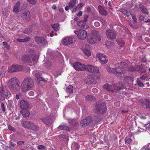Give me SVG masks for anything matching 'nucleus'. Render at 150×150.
Instances as JSON below:
<instances>
[{
  "mask_svg": "<svg viewBox=\"0 0 150 150\" xmlns=\"http://www.w3.org/2000/svg\"><path fill=\"white\" fill-rule=\"evenodd\" d=\"M99 18L100 19V22H101L102 24L103 25H105L106 24V23L104 19L102 18Z\"/></svg>",
  "mask_w": 150,
  "mask_h": 150,
  "instance_id": "nucleus-55",
  "label": "nucleus"
},
{
  "mask_svg": "<svg viewBox=\"0 0 150 150\" xmlns=\"http://www.w3.org/2000/svg\"><path fill=\"white\" fill-rule=\"evenodd\" d=\"M118 44L120 46H123L125 44V42L121 40L119 42Z\"/></svg>",
  "mask_w": 150,
  "mask_h": 150,
  "instance_id": "nucleus-58",
  "label": "nucleus"
},
{
  "mask_svg": "<svg viewBox=\"0 0 150 150\" xmlns=\"http://www.w3.org/2000/svg\"><path fill=\"white\" fill-rule=\"evenodd\" d=\"M38 148L39 149L41 150H44L45 149V146L42 145H39L38 146Z\"/></svg>",
  "mask_w": 150,
  "mask_h": 150,
  "instance_id": "nucleus-60",
  "label": "nucleus"
},
{
  "mask_svg": "<svg viewBox=\"0 0 150 150\" xmlns=\"http://www.w3.org/2000/svg\"><path fill=\"white\" fill-rule=\"evenodd\" d=\"M20 113L25 117H26L29 116L30 113L27 110V109H22L20 111Z\"/></svg>",
  "mask_w": 150,
  "mask_h": 150,
  "instance_id": "nucleus-27",
  "label": "nucleus"
},
{
  "mask_svg": "<svg viewBox=\"0 0 150 150\" xmlns=\"http://www.w3.org/2000/svg\"><path fill=\"white\" fill-rule=\"evenodd\" d=\"M23 69V67L21 65H13L10 67L8 72L11 73L21 71Z\"/></svg>",
  "mask_w": 150,
  "mask_h": 150,
  "instance_id": "nucleus-11",
  "label": "nucleus"
},
{
  "mask_svg": "<svg viewBox=\"0 0 150 150\" xmlns=\"http://www.w3.org/2000/svg\"><path fill=\"white\" fill-rule=\"evenodd\" d=\"M30 40V38H26L23 39H17V41L18 42H24L28 41H29Z\"/></svg>",
  "mask_w": 150,
  "mask_h": 150,
  "instance_id": "nucleus-35",
  "label": "nucleus"
},
{
  "mask_svg": "<svg viewBox=\"0 0 150 150\" xmlns=\"http://www.w3.org/2000/svg\"><path fill=\"white\" fill-rule=\"evenodd\" d=\"M119 11L125 15H127L128 13V11L126 9L123 8L120 9Z\"/></svg>",
  "mask_w": 150,
  "mask_h": 150,
  "instance_id": "nucleus-41",
  "label": "nucleus"
},
{
  "mask_svg": "<svg viewBox=\"0 0 150 150\" xmlns=\"http://www.w3.org/2000/svg\"><path fill=\"white\" fill-rule=\"evenodd\" d=\"M86 99L88 101H93L95 100V98L92 95H88L86 96Z\"/></svg>",
  "mask_w": 150,
  "mask_h": 150,
  "instance_id": "nucleus-32",
  "label": "nucleus"
},
{
  "mask_svg": "<svg viewBox=\"0 0 150 150\" xmlns=\"http://www.w3.org/2000/svg\"><path fill=\"white\" fill-rule=\"evenodd\" d=\"M96 56L99 59H101L103 57H105L106 56L105 55L103 54L100 53H98L96 55Z\"/></svg>",
  "mask_w": 150,
  "mask_h": 150,
  "instance_id": "nucleus-38",
  "label": "nucleus"
},
{
  "mask_svg": "<svg viewBox=\"0 0 150 150\" xmlns=\"http://www.w3.org/2000/svg\"><path fill=\"white\" fill-rule=\"evenodd\" d=\"M8 128L9 130L12 131H13V132L16 131V129H15V128L13 127L11 125H9Z\"/></svg>",
  "mask_w": 150,
  "mask_h": 150,
  "instance_id": "nucleus-51",
  "label": "nucleus"
},
{
  "mask_svg": "<svg viewBox=\"0 0 150 150\" xmlns=\"http://www.w3.org/2000/svg\"><path fill=\"white\" fill-rule=\"evenodd\" d=\"M83 5V4L82 3H79L76 7L75 11H76V10L80 9Z\"/></svg>",
  "mask_w": 150,
  "mask_h": 150,
  "instance_id": "nucleus-43",
  "label": "nucleus"
},
{
  "mask_svg": "<svg viewBox=\"0 0 150 150\" xmlns=\"http://www.w3.org/2000/svg\"><path fill=\"white\" fill-rule=\"evenodd\" d=\"M1 108L3 112H5L6 111V109L3 103H1Z\"/></svg>",
  "mask_w": 150,
  "mask_h": 150,
  "instance_id": "nucleus-54",
  "label": "nucleus"
},
{
  "mask_svg": "<svg viewBox=\"0 0 150 150\" xmlns=\"http://www.w3.org/2000/svg\"><path fill=\"white\" fill-rule=\"evenodd\" d=\"M75 40L71 37H68L64 38L63 40V43L64 45H69L74 42Z\"/></svg>",
  "mask_w": 150,
  "mask_h": 150,
  "instance_id": "nucleus-16",
  "label": "nucleus"
},
{
  "mask_svg": "<svg viewBox=\"0 0 150 150\" xmlns=\"http://www.w3.org/2000/svg\"><path fill=\"white\" fill-rule=\"evenodd\" d=\"M20 6V2L19 1H17L13 7V11L15 13H18L20 11V9L22 10L26 8V6L24 4H23L21 6V8Z\"/></svg>",
  "mask_w": 150,
  "mask_h": 150,
  "instance_id": "nucleus-9",
  "label": "nucleus"
},
{
  "mask_svg": "<svg viewBox=\"0 0 150 150\" xmlns=\"http://www.w3.org/2000/svg\"><path fill=\"white\" fill-rule=\"evenodd\" d=\"M116 86L115 87V90H120L124 88V86L122 83H115Z\"/></svg>",
  "mask_w": 150,
  "mask_h": 150,
  "instance_id": "nucleus-28",
  "label": "nucleus"
},
{
  "mask_svg": "<svg viewBox=\"0 0 150 150\" xmlns=\"http://www.w3.org/2000/svg\"><path fill=\"white\" fill-rule=\"evenodd\" d=\"M96 38L99 41L101 40L100 38H99V36L98 35L97 32L94 30L92 32V35L91 36L90 38H89L88 39V42L91 44L94 43Z\"/></svg>",
  "mask_w": 150,
  "mask_h": 150,
  "instance_id": "nucleus-6",
  "label": "nucleus"
},
{
  "mask_svg": "<svg viewBox=\"0 0 150 150\" xmlns=\"http://www.w3.org/2000/svg\"><path fill=\"white\" fill-rule=\"evenodd\" d=\"M101 62L102 64H104L106 63L108 61V59L107 57L105 56L103 58L101 59H99Z\"/></svg>",
  "mask_w": 150,
  "mask_h": 150,
  "instance_id": "nucleus-33",
  "label": "nucleus"
},
{
  "mask_svg": "<svg viewBox=\"0 0 150 150\" xmlns=\"http://www.w3.org/2000/svg\"><path fill=\"white\" fill-rule=\"evenodd\" d=\"M25 142V141H19L17 142V145L18 146L20 147Z\"/></svg>",
  "mask_w": 150,
  "mask_h": 150,
  "instance_id": "nucleus-45",
  "label": "nucleus"
},
{
  "mask_svg": "<svg viewBox=\"0 0 150 150\" xmlns=\"http://www.w3.org/2000/svg\"><path fill=\"white\" fill-rule=\"evenodd\" d=\"M41 120L48 126L51 125L53 122V120L50 117L42 118Z\"/></svg>",
  "mask_w": 150,
  "mask_h": 150,
  "instance_id": "nucleus-19",
  "label": "nucleus"
},
{
  "mask_svg": "<svg viewBox=\"0 0 150 150\" xmlns=\"http://www.w3.org/2000/svg\"><path fill=\"white\" fill-rule=\"evenodd\" d=\"M145 127L150 132V122L144 125Z\"/></svg>",
  "mask_w": 150,
  "mask_h": 150,
  "instance_id": "nucleus-53",
  "label": "nucleus"
},
{
  "mask_svg": "<svg viewBox=\"0 0 150 150\" xmlns=\"http://www.w3.org/2000/svg\"><path fill=\"white\" fill-rule=\"evenodd\" d=\"M132 142V139L129 138H126L125 139V142L128 144H130Z\"/></svg>",
  "mask_w": 150,
  "mask_h": 150,
  "instance_id": "nucleus-47",
  "label": "nucleus"
},
{
  "mask_svg": "<svg viewBox=\"0 0 150 150\" xmlns=\"http://www.w3.org/2000/svg\"><path fill=\"white\" fill-rule=\"evenodd\" d=\"M57 128L61 130H63L67 131H69L70 130L69 128L65 125H60Z\"/></svg>",
  "mask_w": 150,
  "mask_h": 150,
  "instance_id": "nucleus-29",
  "label": "nucleus"
},
{
  "mask_svg": "<svg viewBox=\"0 0 150 150\" xmlns=\"http://www.w3.org/2000/svg\"><path fill=\"white\" fill-rule=\"evenodd\" d=\"M74 146V148L76 150H77L79 149L80 146L79 144L76 143H74L73 144Z\"/></svg>",
  "mask_w": 150,
  "mask_h": 150,
  "instance_id": "nucleus-49",
  "label": "nucleus"
},
{
  "mask_svg": "<svg viewBox=\"0 0 150 150\" xmlns=\"http://www.w3.org/2000/svg\"><path fill=\"white\" fill-rule=\"evenodd\" d=\"M98 8L99 13L101 15L106 16L108 14V12L104 7L99 5L98 6Z\"/></svg>",
  "mask_w": 150,
  "mask_h": 150,
  "instance_id": "nucleus-21",
  "label": "nucleus"
},
{
  "mask_svg": "<svg viewBox=\"0 0 150 150\" xmlns=\"http://www.w3.org/2000/svg\"><path fill=\"white\" fill-rule=\"evenodd\" d=\"M22 59L23 62L29 63L33 64L36 63L37 60V56L35 54L25 55L22 57Z\"/></svg>",
  "mask_w": 150,
  "mask_h": 150,
  "instance_id": "nucleus-3",
  "label": "nucleus"
},
{
  "mask_svg": "<svg viewBox=\"0 0 150 150\" xmlns=\"http://www.w3.org/2000/svg\"><path fill=\"white\" fill-rule=\"evenodd\" d=\"M131 15L132 16L133 21L134 22H136L137 21V19L136 18L135 16L132 14H131Z\"/></svg>",
  "mask_w": 150,
  "mask_h": 150,
  "instance_id": "nucleus-61",
  "label": "nucleus"
},
{
  "mask_svg": "<svg viewBox=\"0 0 150 150\" xmlns=\"http://www.w3.org/2000/svg\"><path fill=\"white\" fill-rule=\"evenodd\" d=\"M83 52L85 55L87 56H89L91 55V52L88 50L84 49H83Z\"/></svg>",
  "mask_w": 150,
  "mask_h": 150,
  "instance_id": "nucleus-36",
  "label": "nucleus"
},
{
  "mask_svg": "<svg viewBox=\"0 0 150 150\" xmlns=\"http://www.w3.org/2000/svg\"><path fill=\"white\" fill-rule=\"evenodd\" d=\"M137 67L136 66H135V67L130 66L129 69V70L130 71H135L137 70L136 69Z\"/></svg>",
  "mask_w": 150,
  "mask_h": 150,
  "instance_id": "nucleus-44",
  "label": "nucleus"
},
{
  "mask_svg": "<svg viewBox=\"0 0 150 150\" xmlns=\"http://www.w3.org/2000/svg\"><path fill=\"white\" fill-rule=\"evenodd\" d=\"M86 70L91 73H98L99 72L98 69L96 67L92 65H86Z\"/></svg>",
  "mask_w": 150,
  "mask_h": 150,
  "instance_id": "nucleus-13",
  "label": "nucleus"
},
{
  "mask_svg": "<svg viewBox=\"0 0 150 150\" xmlns=\"http://www.w3.org/2000/svg\"><path fill=\"white\" fill-rule=\"evenodd\" d=\"M104 88L107 90L108 91H112L113 89L112 88H110V86L108 84H107L104 86Z\"/></svg>",
  "mask_w": 150,
  "mask_h": 150,
  "instance_id": "nucleus-39",
  "label": "nucleus"
},
{
  "mask_svg": "<svg viewBox=\"0 0 150 150\" xmlns=\"http://www.w3.org/2000/svg\"><path fill=\"white\" fill-rule=\"evenodd\" d=\"M29 105L28 102L24 100H22L20 103V107L22 109H27L29 108Z\"/></svg>",
  "mask_w": 150,
  "mask_h": 150,
  "instance_id": "nucleus-17",
  "label": "nucleus"
},
{
  "mask_svg": "<svg viewBox=\"0 0 150 150\" xmlns=\"http://www.w3.org/2000/svg\"><path fill=\"white\" fill-rule=\"evenodd\" d=\"M106 34L107 37L110 40L115 39L116 38V33L110 30H108L106 32Z\"/></svg>",
  "mask_w": 150,
  "mask_h": 150,
  "instance_id": "nucleus-15",
  "label": "nucleus"
},
{
  "mask_svg": "<svg viewBox=\"0 0 150 150\" xmlns=\"http://www.w3.org/2000/svg\"><path fill=\"white\" fill-rule=\"evenodd\" d=\"M73 67L76 70L83 71L86 69V66L83 64H81L78 62L74 63L73 65Z\"/></svg>",
  "mask_w": 150,
  "mask_h": 150,
  "instance_id": "nucleus-12",
  "label": "nucleus"
},
{
  "mask_svg": "<svg viewBox=\"0 0 150 150\" xmlns=\"http://www.w3.org/2000/svg\"><path fill=\"white\" fill-rule=\"evenodd\" d=\"M66 91L67 92L69 93H72L73 91V88L72 85H69L68 86L66 89Z\"/></svg>",
  "mask_w": 150,
  "mask_h": 150,
  "instance_id": "nucleus-30",
  "label": "nucleus"
},
{
  "mask_svg": "<svg viewBox=\"0 0 150 150\" xmlns=\"http://www.w3.org/2000/svg\"><path fill=\"white\" fill-rule=\"evenodd\" d=\"M21 18L25 21H28L30 19V12L27 10L22 11L21 13Z\"/></svg>",
  "mask_w": 150,
  "mask_h": 150,
  "instance_id": "nucleus-8",
  "label": "nucleus"
},
{
  "mask_svg": "<svg viewBox=\"0 0 150 150\" xmlns=\"http://www.w3.org/2000/svg\"><path fill=\"white\" fill-rule=\"evenodd\" d=\"M35 79L40 83L41 82L45 83V80L42 78L41 75L40 73H36L35 74Z\"/></svg>",
  "mask_w": 150,
  "mask_h": 150,
  "instance_id": "nucleus-22",
  "label": "nucleus"
},
{
  "mask_svg": "<svg viewBox=\"0 0 150 150\" xmlns=\"http://www.w3.org/2000/svg\"><path fill=\"white\" fill-rule=\"evenodd\" d=\"M145 17L142 15H139V20L141 21H144V20L145 19Z\"/></svg>",
  "mask_w": 150,
  "mask_h": 150,
  "instance_id": "nucleus-56",
  "label": "nucleus"
},
{
  "mask_svg": "<svg viewBox=\"0 0 150 150\" xmlns=\"http://www.w3.org/2000/svg\"><path fill=\"white\" fill-rule=\"evenodd\" d=\"M21 96V93H18L16 95V98L17 100L19 99V96Z\"/></svg>",
  "mask_w": 150,
  "mask_h": 150,
  "instance_id": "nucleus-62",
  "label": "nucleus"
},
{
  "mask_svg": "<svg viewBox=\"0 0 150 150\" xmlns=\"http://www.w3.org/2000/svg\"><path fill=\"white\" fill-rule=\"evenodd\" d=\"M76 3V0H70L69 4V7L72 8L74 6Z\"/></svg>",
  "mask_w": 150,
  "mask_h": 150,
  "instance_id": "nucleus-34",
  "label": "nucleus"
},
{
  "mask_svg": "<svg viewBox=\"0 0 150 150\" xmlns=\"http://www.w3.org/2000/svg\"><path fill=\"white\" fill-rule=\"evenodd\" d=\"M23 126L28 129L37 131L38 130V127L35 124L30 122L28 121H23Z\"/></svg>",
  "mask_w": 150,
  "mask_h": 150,
  "instance_id": "nucleus-5",
  "label": "nucleus"
},
{
  "mask_svg": "<svg viewBox=\"0 0 150 150\" xmlns=\"http://www.w3.org/2000/svg\"><path fill=\"white\" fill-rule=\"evenodd\" d=\"M51 26L52 27L54 31H57L58 30V28L59 26V25L57 24H52L51 25Z\"/></svg>",
  "mask_w": 150,
  "mask_h": 150,
  "instance_id": "nucleus-37",
  "label": "nucleus"
},
{
  "mask_svg": "<svg viewBox=\"0 0 150 150\" xmlns=\"http://www.w3.org/2000/svg\"><path fill=\"white\" fill-rule=\"evenodd\" d=\"M74 33L76 34L79 38L81 40H84L87 36V32L85 30L80 29L79 31H74Z\"/></svg>",
  "mask_w": 150,
  "mask_h": 150,
  "instance_id": "nucleus-10",
  "label": "nucleus"
},
{
  "mask_svg": "<svg viewBox=\"0 0 150 150\" xmlns=\"http://www.w3.org/2000/svg\"><path fill=\"white\" fill-rule=\"evenodd\" d=\"M10 144L11 146L12 147H14L15 145H16V144L15 143L13 142H10Z\"/></svg>",
  "mask_w": 150,
  "mask_h": 150,
  "instance_id": "nucleus-64",
  "label": "nucleus"
},
{
  "mask_svg": "<svg viewBox=\"0 0 150 150\" xmlns=\"http://www.w3.org/2000/svg\"><path fill=\"white\" fill-rule=\"evenodd\" d=\"M144 103L146 108L150 107V100L146 99Z\"/></svg>",
  "mask_w": 150,
  "mask_h": 150,
  "instance_id": "nucleus-40",
  "label": "nucleus"
},
{
  "mask_svg": "<svg viewBox=\"0 0 150 150\" xmlns=\"http://www.w3.org/2000/svg\"><path fill=\"white\" fill-rule=\"evenodd\" d=\"M141 150H150V149L148 148V146L146 145L144 146L142 148Z\"/></svg>",
  "mask_w": 150,
  "mask_h": 150,
  "instance_id": "nucleus-57",
  "label": "nucleus"
},
{
  "mask_svg": "<svg viewBox=\"0 0 150 150\" xmlns=\"http://www.w3.org/2000/svg\"><path fill=\"white\" fill-rule=\"evenodd\" d=\"M140 78L141 79L146 80V81H148L149 79L147 77L146 75H144L141 76Z\"/></svg>",
  "mask_w": 150,
  "mask_h": 150,
  "instance_id": "nucleus-50",
  "label": "nucleus"
},
{
  "mask_svg": "<svg viewBox=\"0 0 150 150\" xmlns=\"http://www.w3.org/2000/svg\"><path fill=\"white\" fill-rule=\"evenodd\" d=\"M88 15H85L84 16V19L83 21L84 22L86 23V22L87 21V19L88 18Z\"/></svg>",
  "mask_w": 150,
  "mask_h": 150,
  "instance_id": "nucleus-59",
  "label": "nucleus"
},
{
  "mask_svg": "<svg viewBox=\"0 0 150 150\" xmlns=\"http://www.w3.org/2000/svg\"><path fill=\"white\" fill-rule=\"evenodd\" d=\"M34 87L33 80L30 78L26 77L23 80L21 85V89L23 92L32 89Z\"/></svg>",
  "mask_w": 150,
  "mask_h": 150,
  "instance_id": "nucleus-1",
  "label": "nucleus"
},
{
  "mask_svg": "<svg viewBox=\"0 0 150 150\" xmlns=\"http://www.w3.org/2000/svg\"><path fill=\"white\" fill-rule=\"evenodd\" d=\"M19 83L13 85H11V86H8L11 90L15 91L19 90Z\"/></svg>",
  "mask_w": 150,
  "mask_h": 150,
  "instance_id": "nucleus-25",
  "label": "nucleus"
},
{
  "mask_svg": "<svg viewBox=\"0 0 150 150\" xmlns=\"http://www.w3.org/2000/svg\"><path fill=\"white\" fill-rule=\"evenodd\" d=\"M106 69L108 72L112 73L117 77H122L124 76V72L120 68H119V66L116 68H111L108 67Z\"/></svg>",
  "mask_w": 150,
  "mask_h": 150,
  "instance_id": "nucleus-2",
  "label": "nucleus"
},
{
  "mask_svg": "<svg viewBox=\"0 0 150 150\" xmlns=\"http://www.w3.org/2000/svg\"><path fill=\"white\" fill-rule=\"evenodd\" d=\"M139 7L141 11L144 14L148 15L149 13L148 9L144 5L140 4Z\"/></svg>",
  "mask_w": 150,
  "mask_h": 150,
  "instance_id": "nucleus-20",
  "label": "nucleus"
},
{
  "mask_svg": "<svg viewBox=\"0 0 150 150\" xmlns=\"http://www.w3.org/2000/svg\"><path fill=\"white\" fill-rule=\"evenodd\" d=\"M92 121V119L91 117H87L81 121V125L82 127H85L87 125L91 123Z\"/></svg>",
  "mask_w": 150,
  "mask_h": 150,
  "instance_id": "nucleus-14",
  "label": "nucleus"
},
{
  "mask_svg": "<svg viewBox=\"0 0 150 150\" xmlns=\"http://www.w3.org/2000/svg\"><path fill=\"white\" fill-rule=\"evenodd\" d=\"M125 80L127 82H131L132 81V77L130 76L126 77L125 78Z\"/></svg>",
  "mask_w": 150,
  "mask_h": 150,
  "instance_id": "nucleus-46",
  "label": "nucleus"
},
{
  "mask_svg": "<svg viewBox=\"0 0 150 150\" xmlns=\"http://www.w3.org/2000/svg\"><path fill=\"white\" fill-rule=\"evenodd\" d=\"M78 25L81 28L84 29H86L89 28L88 25L86 24V23L81 21H79L78 23Z\"/></svg>",
  "mask_w": 150,
  "mask_h": 150,
  "instance_id": "nucleus-26",
  "label": "nucleus"
},
{
  "mask_svg": "<svg viewBox=\"0 0 150 150\" xmlns=\"http://www.w3.org/2000/svg\"><path fill=\"white\" fill-rule=\"evenodd\" d=\"M106 110L105 104L103 103H97L94 109L95 112L97 113H104Z\"/></svg>",
  "mask_w": 150,
  "mask_h": 150,
  "instance_id": "nucleus-4",
  "label": "nucleus"
},
{
  "mask_svg": "<svg viewBox=\"0 0 150 150\" xmlns=\"http://www.w3.org/2000/svg\"><path fill=\"white\" fill-rule=\"evenodd\" d=\"M19 83V80L16 77H14L11 79L8 83V86Z\"/></svg>",
  "mask_w": 150,
  "mask_h": 150,
  "instance_id": "nucleus-23",
  "label": "nucleus"
},
{
  "mask_svg": "<svg viewBox=\"0 0 150 150\" xmlns=\"http://www.w3.org/2000/svg\"><path fill=\"white\" fill-rule=\"evenodd\" d=\"M86 81L87 84H91L94 82V79L91 76H89V77L86 79Z\"/></svg>",
  "mask_w": 150,
  "mask_h": 150,
  "instance_id": "nucleus-31",
  "label": "nucleus"
},
{
  "mask_svg": "<svg viewBox=\"0 0 150 150\" xmlns=\"http://www.w3.org/2000/svg\"><path fill=\"white\" fill-rule=\"evenodd\" d=\"M69 123L73 126V127L76 128L78 126L79 124L78 122L76 120L73 119H69Z\"/></svg>",
  "mask_w": 150,
  "mask_h": 150,
  "instance_id": "nucleus-24",
  "label": "nucleus"
},
{
  "mask_svg": "<svg viewBox=\"0 0 150 150\" xmlns=\"http://www.w3.org/2000/svg\"><path fill=\"white\" fill-rule=\"evenodd\" d=\"M137 81L138 84L141 87H143L144 86L143 83L141 82L139 78H137Z\"/></svg>",
  "mask_w": 150,
  "mask_h": 150,
  "instance_id": "nucleus-42",
  "label": "nucleus"
},
{
  "mask_svg": "<svg viewBox=\"0 0 150 150\" xmlns=\"http://www.w3.org/2000/svg\"><path fill=\"white\" fill-rule=\"evenodd\" d=\"M100 25V24L97 21H96L94 23V25L96 27H99Z\"/></svg>",
  "mask_w": 150,
  "mask_h": 150,
  "instance_id": "nucleus-63",
  "label": "nucleus"
},
{
  "mask_svg": "<svg viewBox=\"0 0 150 150\" xmlns=\"http://www.w3.org/2000/svg\"><path fill=\"white\" fill-rule=\"evenodd\" d=\"M3 45L5 47H6L7 49H9V46L7 44V42H3Z\"/></svg>",
  "mask_w": 150,
  "mask_h": 150,
  "instance_id": "nucleus-52",
  "label": "nucleus"
},
{
  "mask_svg": "<svg viewBox=\"0 0 150 150\" xmlns=\"http://www.w3.org/2000/svg\"><path fill=\"white\" fill-rule=\"evenodd\" d=\"M27 1L30 4H36L37 1L36 0H27Z\"/></svg>",
  "mask_w": 150,
  "mask_h": 150,
  "instance_id": "nucleus-48",
  "label": "nucleus"
},
{
  "mask_svg": "<svg viewBox=\"0 0 150 150\" xmlns=\"http://www.w3.org/2000/svg\"><path fill=\"white\" fill-rule=\"evenodd\" d=\"M1 93L3 95L7 97L10 96L11 94L10 92L6 89V88L4 87H1Z\"/></svg>",
  "mask_w": 150,
  "mask_h": 150,
  "instance_id": "nucleus-18",
  "label": "nucleus"
},
{
  "mask_svg": "<svg viewBox=\"0 0 150 150\" xmlns=\"http://www.w3.org/2000/svg\"><path fill=\"white\" fill-rule=\"evenodd\" d=\"M35 39V41L40 46H45L48 44L47 40L44 37L36 36Z\"/></svg>",
  "mask_w": 150,
  "mask_h": 150,
  "instance_id": "nucleus-7",
  "label": "nucleus"
}]
</instances>
